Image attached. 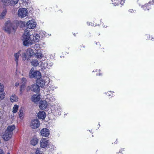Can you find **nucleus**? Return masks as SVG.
<instances>
[{
	"instance_id": "1",
	"label": "nucleus",
	"mask_w": 154,
	"mask_h": 154,
	"mask_svg": "<svg viewBox=\"0 0 154 154\" xmlns=\"http://www.w3.org/2000/svg\"><path fill=\"white\" fill-rule=\"evenodd\" d=\"M15 128V126L14 125L8 126L7 127L2 136V137L5 140H8L11 137L13 131Z\"/></svg>"
},
{
	"instance_id": "2",
	"label": "nucleus",
	"mask_w": 154,
	"mask_h": 154,
	"mask_svg": "<svg viewBox=\"0 0 154 154\" xmlns=\"http://www.w3.org/2000/svg\"><path fill=\"white\" fill-rule=\"evenodd\" d=\"M30 30L26 29L24 31V32L23 35V44L26 46H29V40L30 38Z\"/></svg>"
},
{
	"instance_id": "3",
	"label": "nucleus",
	"mask_w": 154,
	"mask_h": 154,
	"mask_svg": "<svg viewBox=\"0 0 154 154\" xmlns=\"http://www.w3.org/2000/svg\"><path fill=\"white\" fill-rule=\"evenodd\" d=\"M13 23H11V21H7L5 23V26L4 27V30L8 32V34L11 33L12 29L15 31V29L13 27Z\"/></svg>"
},
{
	"instance_id": "4",
	"label": "nucleus",
	"mask_w": 154,
	"mask_h": 154,
	"mask_svg": "<svg viewBox=\"0 0 154 154\" xmlns=\"http://www.w3.org/2000/svg\"><path fill=\"white\" fill-rule=\"evenodd\" d=\"M33 51L31 48L28 49L26 51V53H23L22 54V57L23 60H28L29 58L33 55Z\"/></svg>"
},
{
	"instance_id": "5",
	"label": "nucleus",
	"mask_w": 154,
	"mask_h": 154,
	"mask_svg": "<svg viewBox=\"0 0 154 154\" xmlns=\"http://www.w3.org/2000/svg\"><path fill=\"white\" fill-rule=\"evenodd\" d=\"M34 69L32 68L30 71L29 76L30 78H35L38 79L41 76V74L39 71H35L34 72Z\"/></svg>"
},
{
	"instance_id": "6",
	"label": "nucleus",
	"mask_w": 154,
	"mask_h": 154,
	"mask_svg": "<svg viewBox=\"0 0 154 154\" xmlns=\"http://www.w3.org/2000/svg\"><path fill=\"white\" fill-rule=\"evenodd\" d=\"M40 123L38 120L35 119L32 120L30 123V127L32 129H35L40 126Z\"/></svg>"
},
{
	"instance_id": "7",
	"label": "nucleus",
	"mask_w": 154,
	"mask_h": 154,
	"mask_svg": "<svg viewBox=\"0 0 154 154\" xmlns=\"http://www.w3.org/2000/svg\"><path fill=\"white\" fill-rule=\"evenodd\" d=\"M18 14L19 17L23 18L27 15V11L26 9L22 8L19 10Z\"/></svg>"
},
{
	"instance_id": "8",
	"label": "nucleus",
	"mask_w": 154,
	"mask_h": 154,
	"mask_svg": "<svg viewBox=\"0 0 154 154\" xmlns=\"http://www.w3.org/2000/svg\"><path fill=\"white\" fill-rule=\"evenodd\" d=\"M48 145V141L46 138H42L40 141V146L42 148H45Z\"/></svg>"
},
{
	"instance_id": "9",
	"label": "nucleus",
	"mask_w": 154,
	"mask_h": 154,
	"mask_svg": "<svg viewBox=\"0 0 154 154\" xmlns=\"http://www.w3.org/2000/svg\"><path fill=\"white\" fill-rule=\"evenodd\" d=\"M27 27L29 29H33L35 28L36 26V24L32 20L29 21L26 23Z\"/></svg>"
},
{
	"instance_id": "10",
	"label": "nucleus",
	"mask_w": 154,
	"mask_h": 154,
	"mask_svg": "<svg viewBox=\"0 0 154 154\" xmlns=\"http://www.w3.org/2000/svg\"><path fill=\"white\" fill-rule=\"evenodd\" d=\"M41 134L43 137H48L50 134L49 131L47 128H43L41 131Z\"/></svg>"
},
{
	"instance_id": "11",
	"label": "nucleus",
	"mask_w": 154,
	"mask_h": 154,
	"mask_svg": "<svg viewBox=\"0 0 154 154\" xmlns=\"http://www.w3.org/2000/svg\"><path fill=\"white\" fill-rule=\"evenodd\" d=\"M5 96V93L4 91V86L2 84L0 83V99H3Z\"/></svg>"
},
{
	"instance_id": "12",
	"label": "nucleus",
	"mask_w": 154,
	"mask_h": 154,
	"mask_svg": "<svg viewBox=\"0 0 154 154\" xmlns=\"http://www.w3.org/2000/svg\"><path fill=\"white\" fill-rule=\"evenodd\" d=\"M31 90L34 92H38L40 91L39 87L36 83V84H34L32 85Z\"/></svg>"
},
{
	"instance_id": "13",
	"label": "nucleus",
	"mask_w": 154,
	"mask_h": 154,
	"mask_svg": "<svg viewBox=\"0 0 154 154\" xmlns=\"http://www.w3.org/2000/svg\"><path fill=\"white\" fill-rule=\"evenodd\" d=\"M47 102L45 101H41L40 102L39 107L42 110L45 109L47 107Z\"/></svg>"
},
{
	"instance_id": "14",
	"label": "nucleus",
	"mask_w": 154,
	"mask_h": 154,
	"mask_svg": "<svg viewBox=\"0 0 154 154\" xmlns=\"http://www.w3.org/2000/svg\"><path fill=\"white\" fill-rule=\"evenodd\" d=\"M38 117L39 119H44L46 116L45 113L43 111H40L38 113Z\"/></svg>"
},
{
	"instance_id": "15",
	"label": "nucleus",
	"mask_w": 154,
	"mask_h": 154,
	"mask_svg": "<svg viewBox=\"0 0 154 154\" xmlns=\"http://www.w3.org/2000/svg\"><path fill=\"white\" fill-rule=\"evenodd\" d=\"M36 83L38 85L39 87H43L45 86V80L41 79H39L37 81Z\"/></svg>"
},
{
	"instance_id": "16",
	"label": "nucleus",
	"mask_w": 154,
	"mask_h": 154,
	"mask_svg": "<svg viewBox=\"0 0 154 154\" xmlns=\"http://www.w3.org/2000/svg\"><path fill=\"white\" fill-rule=\"evenodd\" d=\"M21 51V50H20L17 53H16L14 54V56L15 57V60L16 62L17 66L18 65V59L19 56L20 55Z\"/></svg>"
},
{
	"instance_id": "17",
	"label": "nucleus",
	"mask_w": 154,
	"mask_h": 154,
	"mask_svg": "<svg viewBox=\"0 0 154 154\" xmlns=\"http://www.w3.org/2000/svg\"><path fill=\"white\" fill-rule=\"evenodd\" d=\"M40 99V95L38 94L33 95L32 97V101L34 102H36L38 101Z\"/></svg>"
},
{
	"instance_id": "18",
	"label": "nucleus",
	"mask_w": 154,
	"mask_h": 154,
	"mask_svg": "<svg viewBox=\"0 0 154 154\" xmlns=\"http://www.w3.org/2000/svg\"><path fill=\"white\" fill-rule=\"evenodd\" d=\"M18 98L15 94H13L10 97V100L12 102H17L18 100Z\"/></svg>"
},
{
	"instance_id": "19",
	"label": "nucleus",
	"mask_w": 154,
	"mask_h": 154,
	"mask_svg": "<svg viewBox=\"0 0 154 154\" xmlns=\"http://www.w3.org/2000/svg\"><path fill=\"white\" fill-rule=\"evenodd\" d=\"M38 139L36 137H34L30 141L31 144L35 146L36 145L38 142Z\"/></svg>"
},
{
	"instance_id": "20",
	"label": "nucleus",
	"mask_w": 154,
	"mask_h": 154,
	"mask_svg": "<svg viewBox=\"0 0 154 154\" xmlns=\"http://www.w3.org/2000/svg\"><path fill=\"white\" fill-rule=\"evenodd\" d=\"M23 108L21 107L20 109L18 112L19 117L20 119H21L23 118L24 116L23 112Z\"/></svg>"
},
{
	"instance_id": "21",
	"label": "nucleus",
	"mask_w": 154,
	"mask_h": 154,
	"mask_svg": "<svg viewBox=\"0 0 154 154\" xmlns=\"http://www.w3.org/2000/svg\"><path fill=\"white\" fill-rule=\"evenodd\" d=\"M141 8L145 10H149V9L151 8V6L149 5V4H146L143 5L142 6Z\"/></svg>"
},
{
	"instance_id": "22",
	"label": "nucleus",
	"mask_w": 154,
	"mask_h": 154,
	"mask_svg": "<svg viewBox=\"0 0 154 154\" xmlns=\"http://www.w3.org/2000/svg\"><path fill=\"white\" fill-rule=\"evenodd\" d=\"M7 12V10L5 9L3 10L2 12L1 13V14L0 15V19H3L5 16L6 15V14Z\"/></svg>"
},
{
	"instance_id": "23",
	"label": "nucleus",
	"mask_w": 154,
	"mask_h": 154,
	"mask_svg": "<svg viewBox=\"0 0 154 154\" xmlns=\"http://www.w3.org/2000/svg\"><path fill=\"white\" fill-rule=\"evenodd\" d=\"M31 63L32 65L35 66H37L39 64L38 61L36 60H32Z\"/></svg>"
},
{
	"instance_id": "24",
	"label": "nucleus",
	"mask_w": 154,
	"mask_h": 154,
	"mask_svg": "<svg viewBox=\"0 0 154 154\" xmlns=\"http://www.w3.org/2000/svg\"><path fill=\"white\" fill-rule=\"evenodd\" d=\"M112 4L115 5H119L120 4V0H112Z\"/></svg>"
},
{
	"instance_id": "25",
	"label": "nucleus",
	"mask_w": 154,
	"mask_h": 154,
	"mask_svg": "<svg viewBox=\"0 0 154 154\" xmlns=\"http://www.w3.org/2000/svg\"><path fill=\"white\" fill-rule=\"evenodd\" d=\"M18 106L17 105H15L13 108V111L12 112L13 113H16L18 109Z\"/></svg>"
},
{
	"instance_id": "26",
	"label": "nucleus",
	"mask_w": 154,
	"mask_h": 154,
	"mask_svg": "<svg viewBox=\"0 0 154 154\" xmlns=\"http://www.w3.org/2000/svg\"><path fill=\"white\" fill-rule=\"evenodd\" d=\"M35 55L36 57L39 59L42 58L43 56L42 53L39 52L36 53Z\"/></svg>"
},
{
	"instance_id": "27",
	"label": "nucleus",
	"mask_w": 154,
	"mask_h": 154,
	"mask_svg": "<svg viewBox=\"0 0 154 154\" xmlns=\"http://www.w3.org/2000/svg\"><path fill=\"white\" fill-rule=\"evenodd\" d=\"M9 1L10 4L13 5H15L17 4L19 1V0H9Z\"/></svg>"
},
{
	"instance_id": "28",
	"label": "nucleus",
	"mask_w": 154,
	"mask_h": 154,
	"mask_svg": "<svg viewBox=\"0 0 154 154\" xmlns=\"http://www.w3.org/2000/svg\"><path fill=\"white\" fill-rule=\"evenodd\" d=\"M25 88V84H23L21 85L20 87V94H22V91L24 90Z\"/></svg>"
},
{
	"instance_id": "29",
	"label": "nucleus",
	"mask_w": 154,
	"mask_h": 154,
	"mask_svg": "<svg viewBox=\"0 0 154 154\" xmlns=\"http://www.w3.org/2000/svg\"><path fill=\"white\" fill-rule=\"evenodd\" d=\"M125 151V148H121L119 152L117 153V154H123Z\"/></svg>"
},
{
	"instance_id": "30",
	"label": "nucleus",
	"mask_w": 154,
	"mask_h": 154,
	"mask_svg": "<svg viewBox=\"0 0 154 154\" xmlns=\"http://www.w3.org/2000/svg\"><path fill=\"white\" fill-rule=\"evenodd\" d=\"M95 47L98 48H100L101 46L99 42H96L95 43Z\"/></svg>"
},
{
	"instance_id": "31",
	"label": "nucleus",
	"mask_w": 154,
	"mask_h": 154,
	"mask_svg": "<svg viewBox=\"0 0 154 154\" xmlns=\"http://www.w3.org/2000/svg\"><path fill=\"white\" fill-rule=\"evenodd\" d=\"M21 81H22V83H23V84H25L26 83L27 81V80L26 78H23L21 79Z\"/></svg>"
},
{
	"instance_id": "32",
	"label": "nucleus",
	"mask_w": 154,
	"mask_h": 154,
	"mask_svg": "<svg viewBox=\"0 0 154 154\" xmlns=\"http://www.w3.org/2000/svg\"><path fill=\"white\" fill-rule=\"evenodd\" d=\"M85 48V46L83 44L79 46V50H80L82 49V48Z\"/></svg>"
},
{
	"instance_id": "33",
	"label": "nucleus",
	"mask_w": 154,
	"mask_h": 154,
	"mask_svg": "<svg viewBox=\"0 0 154 154\" xmlns=\"http://www.w3.org/2000/svg\"><path fill=\"white\" fill-rule=\"evenodd\" d=\"M35 154H41V153L40 152L38 148L36 149Z\"/></svg>"
},
{
	"instance_id": "34",
	"label": "nucleus",
	"mask_w": 154,
	"mask_h": 154,
	"mask_svg": "<svg viewBox=\"0 0 154 154\" xmlns=\"http://www.w3.org/2000/svg\"><path fill=\"white\" fill-rule=\"evenodd\" d=\"M147 4H149V5L151 6V5H154V0H153L151 1H150Z\"/></svg>"
},
{
	"instance_id": "35",
	"label": "nucleus",
	"mask_w": 154,
	"mask_h": 154,
	"mask_svg": "<svg viewBox=\"0 0 154 154\" xmlns=\"http://www.w3.org/2000/svg\"><path fill=\"white\" fill-rule=\"evenodd\" d=\"M128 11L130 13H133L134 12V10L133 9H130L128 10Z\"/></svg>"
},
{
	"instance_id": "36",
	"label": "nucleus",
	"mask_w": 154,
	"mask_h": 154,
	"mask_svg": "<svg viewBox=\"0 0 154 154\" xmlns=\"http://www.w3.org/2000/svg\"><path fill=\"white\" fill-rule=\"evenodd\" d=\"M124 3H125V1L124 0H120V3L121 4V5H123Z\"/></svg>"
},
{
	"instance_id": "37",
	"label": "nucleus",
	"mask_w": 154,
	"mask_h": 154,
	"mask_svg": "<svg viewBox=\"0 0 154 154\" xmlns=\"http://www.w3.org/2000/svg\"><path fill=\"white\" fill-rule=\"evenodd\" d=\"M0 154H4L3 150L1 149H0Z\"/></svg>"
},
{
	"instance_id": "38",
	"label": "nucleus",
	"mask_w": 154,
	"mask_h": 154,
	"mask_svg": "<svg viewBox=\"0 0 154 154\" xmlns=\"http://www.w3.org/2000/svg\"><path fill=\"white\" fill-rule=\"evenodd\" d=\"M99 73L97 74L96 75H99V76L102 75V74L100 72V70L99 71Z\"/></svg>"
},
{
	"instance_id": "39",
	"label": "nucleus",
	"mask_w": 154,
	"mask_h": 154,
	"mask_svg": "<svg viewBox=\"0 0 154 154\" xmlns=\"http://www.w3.org/2000/svg\"><path fill=\"white\" fill-rule=\"evenodd\" d=\"M119 140H118L117 139H116V141L114 142V143H115V144L118 143H119Z\"/></svg>"
},
{
	"instance_id": "40",
	"label": "nucleus",
	"mask_w": 154,
	"mask_h": 154,
	"mask_svg": "<svg viewBox=\"0 0 154 154\" xmlns=\"http://www.w3.org/2000/svg\"><path fill=\"white\" fill-rule=\"evenodd\" d=\"M109 93L112 94V92L111 91H110L107 93V95L108 96H111V94H109Z\"/></svg>"
},
{
	"instance_id": "41",
	"label": "nucleus",
	"mask_w": 154,
	"mask_h": 154,
	"mask_svg": "<svg viewBox=\"0 0 154 154\" xmlns=\"http://www.w3.org/2000/svg\"><path fill=\"white\" fill-rule=\"evenodd\" d=\"M21 1H23V2H26L28 0H21Z\"/></svg>"
},
{
	"instance_id": "42",
	"label": "nucleus",
	"mask_w": 154,
	"mask_h": 154,
	"mask_svg": "<svg viewBox=\"0 0 154 154\" xmlns=\"http://www.w3.org/2000/svg\"><path fill=\"white\" fill-rule=\"evenodd\" d=\"M2 2H3V3H5V4H4V5H6V3H7V1H4V2L3 1V0H2Z\"/></svg>"
},
{
	"instance_id": "43",
	"label": "nucleus",
	"mask_w": 154,
	"mask_h": 154,
	"mask_svg": "<svg viewBox=\"0 0 154 154\" xmlns=\"http://www.w3.org/2000/svg\"><path fill=\"white\" fill-rule=\"evenodd\" d=\"M39 46V45L36 44L35 45V47H38V46Z\"/></svg>"
},
{
	"instance_id": "44",
	"label": "nucleus",
	"mask_w": 154,
	"mask_h": 154,
	"mask_svg": "<svg viewBox=\"0 0 154 154\" xmlns=\"http://www.w3.org/2000/svg\"><path fill=\"white\" fill-rule=\"evenodd\" d=\"M19 85V84L17 83H16L15 84V85L16 86H18Z\"/></svg>"
},
{
	"instance_id": "45",
	"label": "nucleus",
	"mask_w": 154,
	"mask_h": 154,
	"mask_svg": "<svg viewBox=\"0 0 154 154\" xmlns=\"http://www.w3.org/2000/svg\"><path fill=\"white\" fill-rule=\"evenodd\" d=\"M103 49H104V48H103V49H102L101 50V52H104L105 51L104 50H103Z\"/></svg>"
},
{
	"instance_id": "46",
	"label": "nucleus",
	"mask_w": 154,
	"mask_h": 154,
	"mask_svg": "<svg viewBox=\"0 0 154 154\" xmlns=\"http://www.w3.org/2000/svg\"><path fill=\"white\" fill-rule=\"evenodd\" d=\"M151 40L152 41H153L154 40V38H151Z\"/></svg>"
},
{
	"instance_id": "47",
	"label": "nucleus",
	"mask_w": 154,
	"mask_h": 154,
	"mask_svg": "<svg viewBox=\"0 0 154 154\" xmlns=\"http://www.w3.org/2000/svg\"><path fill=\"white\" fill-rule=\"evenodd\" d=\"M73 35L75 36L76 35L75 34V33H73Z\"/></svg>"
},
{
	"instance_id": "48",
	"label": "nucleus",
	"mask_w": 154,
	"mask_h": 154,
	"mask_svg": "<svg viewBox=\"0 0 154 154\" xmlns=\"http://www.w3.org/2000/svg\"><path fill=\"white\" fill-rule=\"evenodd\" d=\"M7 154H10L9 153H8Z\"/></svg>"
},
{
	"instance_id": "49",
	"label": "nucleus",
	"mask_w": 154,
	"mask_h": 154,
	"mask_svg": "<svg viewBox=\"0 0 154 154\" xmlns=\"http://www.w3.org/2000/svg\"><path fill=\"white\" fill-rule=\"evenodd\" d=\"M100 35V34H98V35Z\"/></svg>"
}]
</instances>
